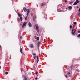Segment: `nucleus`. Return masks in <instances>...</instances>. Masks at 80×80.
<instances>
[{
  "label": "nucleus",
  "instance_id": "f257e3e1",
  "mask_svg": "<svg viewBox=\"0 0 80 80\" xmlns=\"http://www.w3.org/2000/svg\"><path fill=\"white\" fill-rule=\"evenodd\" d=\"M27 16H26L25 18V20H27V18L28 17V16L29 15V14H30V9H28L27 10Z\"/></svg>",
  "mask_w": 80,
  "mask_h": 80
},
{
  "label": "nucleus",
  "instance_id": "f03ea898",
  "mask_svg": "<svg viewBox=\"0 0 80 80\" xmlns=\"http://www.w3.org/2000/svg\"><path fill=\"white\" fill-rule=\"evenodd\" d=\"M74 30L73 29H72V30L71 34H72V35H74V36H75V34L76 33V30H74V32H73Z\"/></svg>",
  "mask_w": 80,
  "mask_h": 80
},
{
  "label": "nucleus",
  "instance_id": "7ed1b4c3",
  "mask_svg": "<svg viewBox=\"0 0 80 80\" xmlns=\"http://www.w3.org/2000/svg\"><path fill=\"white\" fill-rule=\"evenodd\" d=\"M27 22H24L22 25V28H23V27H25V26H26V24H27Z\"/></svg>",
  "mask_w": 80,
  "mask_h": 80
},
{
  "label": "nucleus",
  "instance_id": "20e7f679",
  "mask_svg": "<svg viewBox=\"0 0 80 80\" xmlns=\"http://www.w3.org/2000/svg\"><path fill=\"white\" fill-rule=\"evenodd\" d=\"M36 29L37 30H38V29H39V27H38V24H36Z\"/></svg>",
  "mask_w": 80,
  "mask_h": 80
},
{
  "label": "nucleus",
  "instance_id": "39448f33",
  "mask_svg": "<svg viewBox=\"0 0 80 80\" xmlns=\"http://www.w3.org/2000/svg\"><path fill=\"white\" fill-rule=\"evenodd\" d=\"M30 47L31 48H33V47H34V46H33V44H31L30 45Z\"/></svg>",
  "mask_w": 80,
  "mask_h": 80
},
{
  "label": "nucleus",
  "instance_id": "423d86ee",
  "mask_svg": "<svg viewBox=\"0 0 80 80\" xmlns=\"http://www.w3.org/2000/svg\"><path fill=\"white\" fill-rule=\"evenodd\" d=\"M36 57L37 58V63H38V61H39V60L38 58V56H37Z\"/></svg>",
  "mask_w": 80,
  "mask_h": 80
},
{
  "label": "nucleus",
  "instance_id": "0eeeda50",
  "mask_svg": "<svg viewBox=\"0 0 80 80\" xmlns=\"http://www.w3.org/2000/svg\"><path fill=\"white\" fill-rule=\"evenodd\" d=\"M23 9L25 12H27V9H26V8L24 7Z\"/></svg>",
  "mask_w": 80,
  "mask_h": 80
},
{
  "label": "nucleus",
  "instance_id": "6e6552de",
  "mask_svg": "<svg viewBox=\"0 0 80 80\" xmlns=\"http://www.w3.org/2000/svg\"><path fill=\"white\" fill-rule=\"evenodd\" d=\"M68 8L69 10H72V6H69Z\"/></svg>",
  "mask_w": 80,
  "mask_h": 80
},
{
  "label": "nucleus",
  "instance_id": "1a4fd4ad",
  "mask_svg": "<svg viewBox=\"0 0 80 80\" xmlns=\"http://www.w3.org/2000/svg\"><path fill=\"white\" fill-rule=\"evenodd\" d=\"M28 25L29 27H32V24H31V23H30V22H29Z\"/></svg>",
  "mask_w": 80,
  "mask_h": 80
},
{
  "label": "nucleus",
  "instance_id": "9d476101",
  "mask_svg": "<svg viewBox=\"0 0 80 80\" xmlns=\"http://www.w3.org/2000/svg\"><path fill=\"white\" fill-rule=\"evenodd\" d=\"M45 5V3H42L41 4V7H42V6H43V5Z\"/></svg>",
  "mask_w": 80,
  "mask_h": 80
},
{
  "label": "nucleus",
  "instance_id": "9b49d317",
  "mask_svg": "<svg viewBox=\"0 0 80 80\" xmlns=\"http://www.w3.org/2000/svg\"><path fill=\"white\" fill-rule=\"evenodd\" d=\"M24 80H27V77H26V76H24Z\"/></svg>",
  "mask_w": 80,
  "mask_h": 80
},
{
  "label": "nucleus",
  "instance_id": "f8f14e48",
  "mask_svg": "<svg viewBox=\"0 0 80 80\" xmlns=\"http://www.w3.org/2000/svg\"><path fill=\"white\" fill-rule=\"evenodd\" d=\"M18 16L20 18L21 17H22V15L20 14H18Z\"/></svg>",
  "mask_w": 80,
  "mask_h": 80
},
{
  "label": "nucleus",
  "instance_id": "ddd939ff",
  "mask_svg": "<svg viewBox=\"0 0 80 80\" xmlns=\"http://www.w3.org/2000/svg\"><path fill=\"white\" fill-rule=\"evenodd\" d=\"M36 17H35V16H33V21H35V20Z\"/></svg>",
  "mask_w": 80,
  "mask_h": 80
},
{
  "label": "nucleus",
  "instance_id": "4468645a",
  "mask_svg": "<svg viewBox=\"0 0 80 80\" xmlns=\"http://www.w3.org/2000/svg\"><path fill=\"white\" fill-rule=\"evenodd\" d=\"M23 50V48H21L20 50V52L21 53H23V52H22V51Z\"/></svg>",
  "mask_w": 80,
  "mask_h": 80
},
{
  "label": "nucleus",
  "instance_id": "2eb2a0df",
  "mask_svg": "<svg viewBox=\"0 0 80 80\" xmlns=\"http://www.w3.org/2000/svg\"><path fill=\"white\" fill-rule=\"evenodd\" d=\"M76 2L77 3H79V1L78 0H76Z\"/></svg>",
  "mask_w": 80,
  "mask_h": 80
},
{
  "label": "nucleus",
  "instance_id": "dca6fc26",
  "mask_svg": "<svg viewBox=\"0 0 80 80\" xmlns=\"http://www.w3.org/2000/svg\"><path fill=\"white\" fill-rule=\"evenodd\" d=\"M73 65H72L71 67V69L72 70L73 68Z\"/></svg>",
  "mask_w": 80,
  "mask_h": 80
},
{
  "label": "nucleus",
  "instance_id": "f3484780",
  "mask_svg": "<svg viewBox=\"0 0 80 80\" xmlns=\"http://www.w3.org/2000/svg\"><path fill=\"white\" fill-rule=\"evenodd\" d=\"M20 20L21 21V22L22 21V18L21 17H20Z\"/></svg>",
  "mask_w": 80,
  "mask_h": 80
},
{
  "label": "nucleus",
  "instance_id": "a211bd4d",
  "mask_svg": "<svg viewBox=\"0 0 80 80\" xmlns=\"http://www.w3.org/2000/svg\"><path fill=\"white\" fill-rule=\"evenodd\" d=\"M73 5H77V2H75Z\"/></svg>",
  "mask_w": 80,
  "mask_h": 80
},
{
  "label": "nucleus",
  "instance_id": "6ab92c4d",
  "mask_svg": "<svg viewBox=\"0 0 80 80\" xmlns=\"http://www.w3.org/2000/svg\"><path fill=\"white\" fill-rule=\"evenodd\" d=\"M77 37H78V38H80V34H79L77 36Z\"/></svg>",
  "mask_w": 80,
  "mask_h": 80
},
{
  "label": "nucleus",
  "instance_id": "aec40b11",
  "mask_svg": "<svg viewBox=\"0 0 80 80\" xmlns=\"http://www.w3.org/2000/svg\"><path fill=\"white\" fill-rule=\"evenodd\" d=\"M8 72H5L6 75H8Z\"/></svg>",
  "mask_w": 80,
  "mask_h": 80
},
{
  "label": "nucleus",
  "instance_id": "412c9836",
  "mask_svg": "<svg viewBox=\"0 0 80 80\" xmlns=\"http://www.w3.org/2000/svg\"><path fill=\"white\" fill-rule=\"evenodd\" d=\"M72 3H73V2L72 1L70 2H69V4H72Z\"/></svg>",
  "mask_w": 80,
  "mask_h": 80
},
{
  "label": "nucleus",
  "instance_id": "4be33fe9",
  "mask_svg": "<svg viewBox=\"0 0 80 80\" xmlns=\"http://www.w3.org/2000/svg\"><path fill=\"white\" fill-rule=\"evenodd\" d=\"M37 40H39V37H38L37 38Z\"/></svg>",
  "mask_w": 80,
  "mask_h": 80
},
{
  "label": "nucleus",
  "instance_id": "5701e85b",
  "mask_svg": "<svg viewBox=\"0 0 80 80\" xmlns=\"http://www.w3.org/2000/svg\"><path fill=\"white\" fill-rule=\"evenodd\" d=\"M40 42H38V46H39V45H40Z\"/></svg>",
  "mask_w": 80,
  "mask_h": 80
},
{
  "label": "nucleus",
  "instance_id": "b1692460",
  "mask_svg": "<svg viewBox=\"0 0 80 80\" xmlns=\"http://www.w3.org/2000/svg\"><path fill=\"white\" fill-rule=\"evenodd\" d=\"M72 28V25H70V28Z\"/></svg>",
  "mask_w": 80,
  "mask_h": 80
},
{
  "label": "nucleus",
  "instance_id": "393cba45",
  "mask_svg": "<svg viewBox=\"0 0 80 80\" xmlns=\"http://www.w3.org/2000/svg\"><path fill=\"white\" fill-rule=\"evenodd\" d=\"M20 38L21 39H22V38H23V37H22V36H21L20 37Z\"/></svg>",
  "mask_w": 80,
  "mask_h": 80
},
{
  "label": "nucleus",
  "instance_id": "a878e982",
  "mask_svg": "<svg viewBox=\"0 0 80 80\" xmlns=\"http://www.w3.org/2000/svg\"><path fill=\"white\" fill-rule=\"evenodd\" d=\"M36 75H38V72H36L35 73Z\"/></svg>",
  "mask_w": 80,
  "mask_h": 80
},
{
  "label": "nucleus",
  "instance_id": "bb28decb",
  "mask_svg": "<svg viewBox=\"0 0 80 80\" xmlns=\"http://www.w3.org/2000/svg\"><path fill=\"white\" fill-rule=\"evenodd\" d=\"M31 16H33V13H31Z\"/></svg>",
  "mask_w": 80,
  "mask_h": 80
},
{
  "label": "nucleus",
  "instance_id": "cd10ccee",
  "mask_svg": "<svg viewBox=\"0 0 80 80\" xmlns=\"http://www.w3.org/2000/svg\"><path fill=\"white\" fill-rule=\"evenodd\" d=\"M65 3H68V2L67 0L65 1Z\"/></svg>",
  "mask_w": 80,
  "mask_h": 80
},
{
  "label": "nucleus",
  "instance_id": "c85d7f7f",
  "mask_svg": "<svg viewBox=\"0 0 80 80\" xmlns=\"http://www.w3.org/2000/svg\"><path fill=\"white\" fill-rule=\"evenodd\" d=\"M73 23H74V25H76V22H74Z\"/></svg>",
  "mask_w": 80,
  "mask_h": 80
},
{
  "label": "nucleus",
  "instance_id": "c756f323",
  "mask_svg": "<svg viewBox=\"0 0 80 80\" xmlns=\"http://www.w3.org/2000/svg\"><path fill=\"white\" fill-rule=\"evenodd\" d=\"M65 77H66V78H68L67 75H65Z\"/></svg>",
  "mask_w": 80,
  "mask_h": 80
},
{
  "label": "nucleus",
  "instance_id": "7c9ffc66",
  "mask_svg": "<svg viewBox=\"0 0 80 80\" xmlns=\"http://www.w3.org/2000/svg\"><path fill=\"white\" fill-rule=\"evenodd\" d=\"M35 57H36V56L34 57V59H36V58H35Z\"/></svg>",
  "mask_w": 80,
  "mask_h": 80
},
{
  "label": "nucleus",
  "instance_id": "2f4dec72",
  "mask_svg": "<svg viewBox=\"0 0 80 80\" xmlns=\"http://www.w3.org/2000/svg\"><path fill=\"white\" fill-rule=\"evenodd\" d=\"M37 32H38H38H39V30H37Z\"/></svg>",
  "mask_w": 80,
  "mask_h": 80
},
{
  "label": "nucleus",
  "instance_id": "473e14b6",
  "mask_svg": "<svg viewBox=\"0 0 80 80\" xmlns=\"http://www.w3.org/2000/svg\"><path fill=\"white\" fill-rule=\"evenodd\" d=\"M78 33H80V31H78Z\"/></svg>",
  "mask_w": 80,
  "mask_h": 80
},
{
  "label": "nucleus",
  "instance_id": "72a5a7b5",
  "mask_svg": "<svg viewBox=\"0 0 80 80\" xmlns=\"http://www.w3.org/2000/svg\"><path fill=\"white\" fill-rule=\"evenodd\" d=\"M68 74H69V75H70V72H68Z\"/></svg>",
  "mask_w": 80,
  "mask_h": 80
},
{
  "label": "nucleus",
  "instance_id": "f704fd0d",
  "mask_svg": "<svg viewBox=\"0 0 80 80\" xmlns=\"http://www.w3.org/2000/svg\"><path fill=\"white\" fill-rule=\"evenodd\" d=\"M78 11L79 12H80V8L78 10Z\"/></svg>",
  "mask_w": 80,
  "mask_h": 80
},
{
  "label": "nucleus",
  "instance_id": "c9c22d12",
  "mask_svg": "<svg viewBox=\"0 0 80 80\" xmlns=\"http://www.w3.org/2000/svg\"><path fill=\"white\" fill-rule=\"evenodd\" d=\"M33 55H36V54L33 53Z\"/></svg>",
  "mask_w": 80,
  "mask_h": 80
},
{
  "label": "nucleus",
  "instance_id": "e433bc0d",
  "mask_svg": "<svg viewBox=\"0 0 80 80\" xmlns=\"http://www.w3.org/2000/svg\"><path fill=\"white\" fill-rule=\"evenodd\" d=\"M73 28H75V26H73Z\"/></svg>",
  "mask_w": 80,
  "mask_h": 80
},
{
  "label": "nucleus",
  "instance_id": "4c0bfd02",
  "mask_svg": "<svg viewBox=\"0 0 80 80\" xmlns=\"http://www.w3.org/2000/svg\"><path fill=\"white\" fill-rule=\"evenodd\" d=\"M35 80H37V77L35 78Z\"/></svg>",
  "mask_w": 80,
  "mask_h": 80
},
{
  "label": "nucleus",
  "instance_id": "58836bf2",
  "mask_svg": "<svg viewBox=\"0 0 80 80\" xmlns=\"http://www.w3.org/2000/svg\"><path fill=\"white\" fill-rule=\"evenodd\" d=\"M80 15V13H79V14H78V16H79V15Z\"/></svg>",
  "mask_w": 80,
  "mask_h": 80
},
{
  "label": "nucleus",
  "instance_id": "ea45409f",
  "mask_svg": "<svg viewBox=\"0 0 80 80\" xmlns=\"http://www.w3.org/2000/svg\"><path fill=\"white\" fill-rule=\"evenodd\" d=\"M77 7V8H78V6Z\"/></svg>",
  "mask_w": 80,
  "mask_h": 80
},
{
  "label": "nucleus",
  "instance_id": "a19ab883",
  "mask_svg": "<svg viewBox=\"0 0 80 80\" xmlns=\"http://www.w3.org/2000/svg\"><path fill=\"white\" fill-rule=\"evenodd\" d=\"M1 67L0 66V68H1Z\"/></svg>",
  "mask_w": 80,
  "mask_h": 80
}]
</instances>
